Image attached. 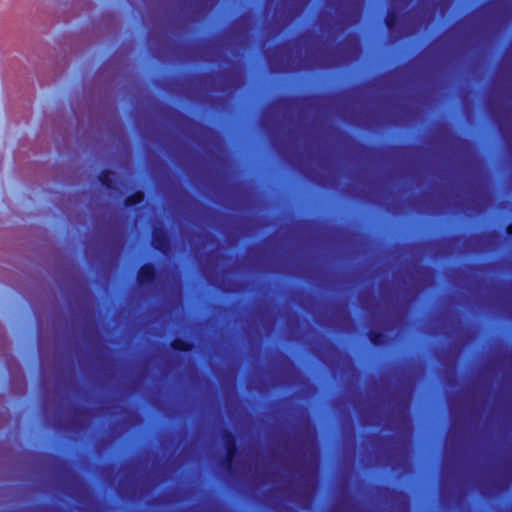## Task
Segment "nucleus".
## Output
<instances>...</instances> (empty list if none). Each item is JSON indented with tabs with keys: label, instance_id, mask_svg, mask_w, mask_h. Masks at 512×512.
Wrapping results in <instances>:
<instances>
[{
	"label": "nucleus",
	"instance_id": "nucleus-1",
	"mask_svg": "<svg viewBox=\"0 0 512 512\" xmlns=\"http://www.w3.org/2000/svg\"><path fill=\"white\" fill-rule=\"evenodd\" d=\"M153 275V269L150 266H144L139 273L141 281L149 280Z\"/></svg>",
	"mask_w": 512,
	"mask_h": 512
},
{
	"label": "nucleus",
	"instance_id": "nucleus-2",
	"mask_svg": "<svg viewBox=\"0 0 512 512\" xmlns=\"http://www.w3.org/2000/svg\"><path fill=\"white\" fill-rule=\"evenodd\" d=\"M136 197H137V199L134 200V202L140 201L143 198V195L139 193L136 195Z\"/></svg>",
	"mask_w": 512,
	"mask_h": 512
},
{
	"label": "nucleus",
	"instance_id": "nucleus-3",
	"mask_svg": "<svg viewBox=\"0 0 512 512\" xmlns=\"http://www.w3.org/2000/svg\"><path fill=\"white\" fill-rule=\"evenodd\" d=\"M507 230H508V233H509V234H512V224L508 226V229H507Z\"/></svg>",
	"mask_w": 512,
	"mask_h": 512
}]
</instances>
